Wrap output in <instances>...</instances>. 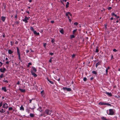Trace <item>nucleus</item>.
<instances>
[{"label": "nucleus", "mask_w": 120, "mask_h": 120, "mask_svg": "<svg viewBox=\"0 0 120 120\" xmlns=\"http://www.w3.org/2000/svg\"><path fill=\"white\" fill-rule=\"evenodd\" d=\"M52 112V110H50L49 109H47L45 110V112L44 113L45 115L46 114L47 115H50Z\"/></svg>", "instance_id": "f257e3e1"}, {"label": "nucleus", "mask_w": 120, "mask_h": 120, "mask_svg": "<svg viewBox=\"0 0 120 120\" xmlns=\"http://www.w3.org/2000/svg\"><path fill=\"white\" fill-rule=\"evenodd\" d=\"M17 49V55L18 56L19 59L20 60H21V57L20 56V50L19 49L18 47H16Z\"/></svg>", "instance_id": "f03ea898"}, {"label": "nucleus", "mask_w": 120, "mask_h": 120, "mask_svg": "<svg viewBox=\"0 0 120 120\" xmlns=\"http://www.w3.org/2000/svg\"><path fill=\"white\" fill-rule=\"evenodd\" d=\"M63 89L64 91H67L69 92L71 91V89L69 88L64 87L63 88Z\"/></svg>", "instance_id": "7ed1b4c3"}, {"label": "nucleus", "mask_w": 120, "mask_h": 120, "mask_svg": "<svg viewBox=\"0 0 120 120\" xmlns=\"http://www.w3.org/2000/svg\"><path fill=\"white\" fill-rule=\"evenodd\" d=\"M29 17L28 18L26 17V16H25L24 18V19H22V20L25 23H27L28 22V20H29Z\"/></svg>", "instance_id": "20e7f679"}, {"label": "nucleus", "mask_w": 120, "mask_h": 120, "mask_svg": "<svg viewBox=\"0 0 120 120\" xmlns=\"http://www.w3.org/2000/svg\"><path fill=\"white\" fill-rule=\"evenodd\" d=\"M2 108L4 109H7L8 108V105L6 103L3 104Z\"/></svg>", "instance_id": "39448f33"}, {"label": "nucleus", "mask_w": 120, "mask_h": 120, "mask_svg": "<svg viewBox=\"0 0 120 120\" xmlns=\"http://www.w3.org/2000/svg\"><path fill=\"white\" fill-rule=\"evenodd\" d=\"M109 115H113L114 112L113 110L112 109H110L109 110Z\"/></svg>", "instance_id": "423d86ee"}, {"label": "nucleus", "mask_w": 120, "mask_h": 120, "mask_svg": "<svg viewBox=\"0 0 120 120\" xmlns=\"http://www.w3.org/2000/svg\"><path fill=\"white\" fill-rule=\"evenodd\" d=\"M31 72L32 75H33L34 77H36L37 76V75L35 73H34V72L32 70H31Z\"/></svg>", "instance_id": "0eeeda50"}, {"label": "nucleus", "mask_w": 120, "mask_h": 120, "mask_svg": "<svg viewBox=\"0 0 120 120\" xmlns=\"http://www.w3.org/2000/svg\"><path fill=\"white\" fill-rule=\"evenodd\" d=\"M41 96L42 97H43V98L45 97V93L44 90H43L42 91H41Z\"/></svg>", "instance_id": "6e6552de"}, {"label": "nucleus", "mask_w": 120, "mask_h": 120, "mask_svg": "<svg viewBox=\"0 0 120 120\" xmlns=\"http://www.w3.org/2000/svg\"><path fill=\"white\" fill-rule=\"evenodd\" d=\"M37 110L40 112H41L43 111V110L42 109V108L41 106L39 107L37 109Z\"/></svg>", "instance_id": "1a4fd4ad"}, {"label": "nucleus", "mask_w": 120, "mask_h": 120, "mask_svg": "<svg viewBox=\"0 0 120 120\" xmlns=\"http://www.w3.org/2000/svg\"><path fill=\"white\" fill-rule=\"evenodd\" d=\"M6 70V69L4 67L3 69H2L1 68L0 69V71L1 72H4Z\"/></svg>", "instance_id": "9d476101"}, {"label": "nucleus", "mask_w": 120, "mask_h": 120, "mask_svg": "<svg viewBox=\"0 0 120 120\" xmlns=\"http://www.w3.org/2000/svg\"><path fill=\"white\" fill-rule=\"evenodd\" d=\"M32 69H33L32 70L34 72V73L36 72L37 71V70L33 66L32 67Z\"/></svg>", "instance_id": "9b49d317"}, {"label": "nucleus", "mask_w": 120, "mask_h": 120, "mask_svg": "<svg viewBox=\"0 0 120 120\" xmlns=\"http://www.w3.org/2000/svg\"><path fill=\"white\" fill-rule=\"evenodd\" d=\"M105 93L107 95L110 96H112V95L111 93L106 92H105Z\"/></svg>", "instance_id": "f8f14e48"}, {"label": "nucleus", "mask_w": 120, "mask_h": 120, "mask_svg": "<svg viewBox=\"0 0 120 120\" xmlns=\"http://www.w3.org/2000/svg\"><path fill=\"white\" fill-rule=\"evenodd\" d=\"M6 18V17L3 16L1 17V19L2 21L4 22L5 21Z\"/></svg>", "instance_id": "ddd939ff"}, {"label": "nucleus", "mask_w": 120, "mask_h": 120, "mask_svg": "<svg viewBox=\"0 0 120 120\" xmlns=\"http://www.w3.org/2000/svg\"><path fill=\"white\" fill-rule=\"evenodd\" d=\"M33 33L34 34L36 35H39V32H37L36 30L34 31Z\"/></svg>", "instance_id": "4468645a"}, {"label": "nucleus", "mask_w": 120, "mask_h": 120, "mask_svg": "<svg viewBox=\"0 0 120 120\" xmlns=\"http://www.w3.org/2000/svg\"><path fill=\"white\" fill-rule=\"evenodd\" d=\"M2 90H3L4 91L6 92L7 91V90L6 87H2Z\"/></svg>", "instance_id": "2eb2a0df"}, {"label": "nucleus", "mask_w": 120, "mask_h": 120, "mask_svg": "<svg viewBox=\"0 0 120 120\" xmlns=\"http://www.w3.org/2000/svg\"><path fill=\"white\" fill-rule=\"evenodd\" d=\"M19 90L20 91L22 92H25L26 91V90L25 89H22L19 88Z\"/></svg>", "instance_id": "dca6fc26"}, {"label": "nucleus", "mask_w": 120, "mask_h": 120, "mask_svg": "<svg viewBox=\"0 0 120 120\" xmlns=\"http://www.w3.org/2000/svg\"><path fill=\"white\" fill-rule=\"evenodd\" d=\"M47 79L48 81L51 84H54V82L52 81H50L48 78H47Z\"/></svg>", "instance_id": "f3484780"}, {"label": "nucleus", "mask_w": 120, "mask_h": 120, "mask_svg": "<svg viewBox=\"0 0 120 120\" xmlns=\"http://www.w3.org/2000/svg\"><path fill=\"white\" fill-rule=\"evenodd\" d=\"M101 62L100 61H99L96 64V68H97L98 66L100 64H101Z\"/></svg>", "instance_id": "a211bd4d"}, {"label": "nucleus", "mask_w": 120, "mask_h": 120, "mask_svg": "<svg viewBox=\"0 0 120 120\" xmlns=\"http://www.w3.org/2000/svg\"><path fill=\"white\" fill-rule=\"evenodd\" d=\"M13 52L10 49H9L8 50V53L10 54H11L13 53Z\"/></svg>", "instance_id": "6ab92c4d"}, {"label": "nucleus", "mask_w": 120, "mask_h": 120, "mask_svg": "<svg viewBox=\"0 0 120 120\" xmlns=\"http://www.w3.org/2000/svg\"><path fill=\"white\" fill-rule=\"evenodd\" d=\"M30 116L32 118L34 116V114L32 113H30Z\"/></svg>", "instance_id": "aec40b11"}, {"label": "nucleus", "mask_w": 120, "mask_h": 120, "mask_svg": "<svg viewBox=\"0 0 120 120\" xmlns=\"http://www.w3.org/2000/svg\"><path fill=\"white\" fill-rule=\"evenodd\" d=\"M5 112V110H4L3 109H2L1 110H0V112L1 113H4Z\"/></svg>", "instance_id": "412c9836"}, {"label": "nucleus", "mask_w": 120, "mask_h": 120, "mask_svg": "<svg viewBox=\"0 0 120 120\" xmlns=\"http://www.w3.org/2000/svg\"><path fill=\"white\" fill-rule=\"evenodd\" d=\"M99 104L101 105H105V103H104L102 102H100Z\"/></svg>", "instance_id": "4be33fe9"}, {"label": "nucleus", "mask_w": 120, "mask_h": 120, "mask_svg": "<svg viewBox=\"0 0 120 120\" xmlns=\"http://www.w3.org/2000/svg\"><path fill=\"white\" fill-rule=\"evenodd\" d=\"M14 23L15 24L18 25L20 23V22L19 21H16L14 22Z\"/></svg>", "instance_id": "5701e85b"}, {"label": "nucleus", "mask_w": 120, "mask_h": 120, "mask_svg": "<svg viewBox=\"0 0 120 120\" xmlns=\"http://www.w3.org/2000/svg\"><path fill=\"white\" fill-rule=\"evenodd\" d=\"M101 118L102 120H108L104 116L101 117Z\"/></svg>", "instance_id": "b1692460"}, {"label": "nucleus", "mask_w": 120, "mask_h": 120, "mask_svg": "<svg viewBox=\"0 0 120 120\" xmlns=\"http://www.w3.org/2000/svg\"><path fill=\"white\" fill-rule=\"evenodd\" d=\"M20 110H22V111L24 110V108L22 105L20 107Z\"/></svg>", "instance_id": "393cba45"}, {"label": "nucleus", "mask_w": 120, "mask_h": 120, "mask_svg": "<svg viewBox=\"0 0 120 120\" xmlns=\"http://www.w3.org/2000/svg\"><path fill=\"white\" fill-rule=\"evenodd\" d=\"M98 47L97 46L96 47V50L95 52L97 53L98 52H99V50L98 49Z\"/></svg>", "instance_id": "a878e982"}, {"label": "nucleus", "mask_w": 120, "mask_h": 120, "mask_svg": "<svg viewBox=\"0 0 120 120\" xmlns=\"http://www.w3.org/2000/svg\"><path fill=\"white\" fill-rule=\"evenodd\" d=\"M60 32L62 34H63L64 32V31L63 29H62L60 30Z\"/></svg>", "instance_id": "bb28decb"}, {"label": "nucleus", "mask_w": 120, "mask_h": 120, "mask_svg": "<svg viewBox=\"0 0 120 120\" xmlns=\"http://www.w3.org/2000/svg\"><path fill=\"white\" fill-rule=\"evenodd\" d=\"M111 15L112 16H114L116 17H117L116 15L115 14V13H114V12H112V14H111Z\"/></svg>", "instance_id": "cd10ccee"}, {"label": "nucleus", "mask_w": 120, "mask_h": 120, "mask_svg": "<svg viewBox=\"0 0 120 120\" xmlns=\"http://www.w3.org/2000/svg\"><path fill=\"white\" fill-rule=\"evenodd\" d=\"M69 3L68 2H67V4L66 5V8H67L68 7L69 5Z\"/></svg>", "instance_id": "c85d7f7f"}, {"label": "nucleus", "mask_w": 120, "mask_h": 120, "mask_svg": "<svg viewBox=\"0 0 120 120\" xmlns=\"http://www.w3.org/2000/svg\"><path fill=\"white\" fill-rule=\"evenodd\" d=\"M30 29L32 31H33V32H34V31H35L34 30V29L33 28L32 26H31L30 27Z\"/></svg>", "instance_id": "c756f323"}, {"label": "nucleus", "mask_w": 120, "mask_h": 120, "mask_svg": "<svg viewBox=\"0 0 120 120\" xmlns=\"http://www.w3.org/2000/svg\"><path fill=\"white\" fill-rule=\"evenodd\" d=\"M30 109H26V111L28 113H29L30 112Z\"/></svg>", "instance_id": "7c9ffc66"}, {"label": "nucleus", "mask_w": 120, "mask_h": 120, "mask_svg": "<svg viewBox=\"0 0 120 120\" xmlns=\"http://www.w3.org/2000/svg\"><path fill=\"white\" fill-rule=\"evenodd\" d=\"M74 34H73L72 35H71L70 36V38L71 39H72L74 38L75 37V36L74 35Z\"/></svg>", "instance_id": "2f4dec72"}, {"label": "nucleus", "mask_w": 120, "mask_h": 120, "mask_svg": "<svg viewBox=\"0 0 120 120\" xmlns=\"http://www.w3.org/2000/svg\"><path fill=\"white\" fill-rule=\"evenodd\" d=\"M52 59H53V57H51L49 60V62L50 63H51L52 62Z\"/></svg>", "instance_id": "473e14b6"}, {"label": "nucleus", "mask_w": 120, "mask_h": 120, "mask_svg": "<svg viewBox=\"0 0 120 120\" xmlns=\"http://www.w3.org/2000/svg\"><path fill=\"white\" fill-rule=\"evenodd\" d=\"M92 73L94 74L97 75V72L96 71H93L92 72Z\"/></svg>", "instance_id": "72a5a7b5"}, {"label": "nucleus", "mask_w": 120, "mask_h": 120, "mask_svg": "<svg viewBox=\"0 0 120 120\" xmlns=\"http://www.w3.org/2000/svg\"><path fill=\"white\" fill-rule=\"evenodd\" d=\"M76 55L75 54H73L72 56V58H74L75 56Z\"/></svg>", "instance_id": "f704fd0d"}, {"label": "nucleus", "mask_w": 120, "mask_h": 120, "mask_svg": "<svg viewBox=\"0 0 120 120\" xmlns=\"http://www.w3.org/2000/svg\"><path fill=\"white\" fill-rule=\"evenodd\" d=\"M77 29H76L75 30H74L73 31V34H75V33L77 31Z\"/></svg>", "instance_id": "c9c22d12"}, {"label": "nucleus", "mask_w": 120, "mask_h": 120, "mask_svg": "<svg viewBox=\"0 0 120 120\" xmlns=\"http://www.w3.org/2000/svg\"><path fill=\"white\" fill-rule=\"evenodd\" d=\"M45 113H43L42 114H41L40 115V116H40V117H41L42 116H44V117H45L46 116H45Z\"/></svg>", "instance_id": "e433bc0d"}, {"label": "nucleus", "mask_w": 120, "mask_h": 120, "mask_svg": "<svg viewBox=\"0 0 120 120\" xmlns=\"http://www.w3.org/2000/svg\"><path fill=\"white\" fill-rule=\"evenodd\" d=\"M32 65V63L31 62L29 63H28V65H27V67H30V65Z\"/></svg>", "instance_id": "4c0bfd02"}, {"label": "nucleus", "mask_w": 120, "mask_h": 120, "mask_svg": "<svg viewBox=\"0 0 120 120\" xmlns=\"http://www.w3.org/2000/svg\"><path fill=\"white\" fill-rule=\"evenodd\" d=\"M52 40H51V42L52 43H53L55 41V40L53 38H51Z\"/></svg>", "instance_id": "58836bf2"}, {"label": "nucleus", "mask_w": 120, "mask_h": 120, "mask_svg": "<svg viewBox=\"0 0 120 120\" xmlns=\"http://www.w3.org/2000/svg\"><path fill=\"white\" fill-rule=\"evenodd\" d=\"M69 13H70V12H67L66 13V16H68V15H69Z\"/></svg>", "instance_id": "ea45409f"}, {"label": "nucleus", "mask_w": 120, "mask_h": 120, "mask_svg": "<svg viewBox=\"0 0 120 120\" xmlns=\"http://www.w3.org/2000/svg\"><path fill=\"white\" fill-rule=\"evenodd\" d=\"M108 105V106H111V105L109 104V103H105V105Z\"/></svg>", "instance_id": "a19ab883"}, {"label": "nucleus", "mask_w": 120, "mask_h": 120, "mask_svg": "<svg viewBox=\"0 0 120 120\" xmlns=\"http://www.w3.org/2000/svg\"><path fill=\"white\" fill-rule=\"evenodd\" d=\"M87 79L86 77H85L83 79V80L84 82H86L87 80Z\"/></svg>", "instance_id": "79ce46f5"}, {"label": "nucleus", "mask_w": 120, "mask_h": 120, "mask_svg": "<svg viewBox=\"0 0 120 120\" xmlns=\"http://www.w3.org/2000/svg\"><path fill=\"white\" fill-rule=\"evenodd\" d=\"M4 75L3 74H1V75H0V78H3V76Z\"/></svg>", "instance_id": "37998d69"}, {"label": "nucleus", "mask_w": 120, "mask_h": 120, "mask_svg": "<svg viewBox=\"0 0 120 120\" xmlns=\"http://www.w3.org/2000/svg\"><path fill=\"white\" fill-rule=\"evenodd\" d=\"M10 43H11V46H12L13 45L14 43V42L12 41H11L10 42Z\"/></svg>", "instance_id": "c03bdc74"}, {"label": "nucleus", "mask_w": 120, "mask_h": 120, "mask_svg": "<svg viewBox=\"0 0 120 120\" xmlns=\"http://www.w3.org/2000/svg\"><path fill=\"white\" fill-rule=\"evenodd\" d=\"M74 24L75 25L77 26L78 24V22H76L74 23Z\"/></svg>", "instance_id": "a18cd8bd"}, {"label": "nucleus", "mask_w": 120, "mask_h": 120, "mask_svg": "<svg viewBox=\"0 0 120 120\" xmlns=\"http://www.w3.org/2000/svg\"><path fill=\"white\" fill-rule=\"evenodd\" d=\"M13 110V108L11 107H9L8 108V110Z\"/></svg>", "instance_id": "49530a36"}, {"label": "nucleus", "mask_w": 120, "mask_h": 120, "mask_svg": "<svg viewBox=\"0 0 120 120\" xmlns=\"http://www.w3.org/2000/svg\"><path fill=\"white\" fill-rule=\"evenodd\" d=\"M113 51L115 52H117L118 51L117 50H116V49H113Z\"/></svg>", "instance_id": "de8ad7c7"}, {"label": "nucleus", "mask_w": 120, "mask_h": 120, "mask_svg": "<svg viewBox=\"0 0 120 120\" xmlns=\"http://www.w3.org/2000/svg\"><path fill=\"white\" fill-rule=\"evenodd\" d=\"M3 81L4 82H6L7 83L8 82V81L7 80H3Z\"/></svg>", "instance_id": "09e8293b"}, {"label": "nucleus", "mask_w": 120, "mask_h": 120, "mask_svg": "<svg viewBox=\"0 0 120 120\" xmlns=\"http://www.w3.org/2000/svg\"><path fill=\"white\" fill-rule=\"evenodd\" d=\"M2 34H3L2 36L3 38H4L5 37V34L3 32L2 33Z\"/></svg>", "instance_id": "8fccbe9b"}, {"label": "nucleus", "mask_w": 120, "mask_h": 120, "mask_svg": "<svg viewBox=\"0 0 120 120\" xmlns=\"http://www.w3.org/2000/svg\"><path fill=\"white\" fill-rule=\"evenodd\" d=\"M112 9V8L111 7H109L108 8V9L109 10L111 9Z\"/></svg>", "instance_id": "3c124183"}, {"label": "nucleus", "mask_w": 120, "mask_h": 120, "mask_svg": "<svg viewBox=\"0 0 120 120\" xmlns=\"http://www.w3.org/2000/svg\"><path fill=\"white\" fill-rule=\"evenodd\" d=\"M15 18L16 19H17V14L15 16Z\"/></svg>", "instance_id": "603ef678"}, {"label": "nucleus", "mask_w": 120, "mask_h": 120, "mask_svg": "<svg viewBox=\"0 0 120 120\" xmlns=\"http://www.w3.org/2000/svg\"><path fill=\"white\" fill-rule=\"evenodd\" d=\"M106 75H107L108 73V70L106 69Z\"/></svg>", "instance_id": "864d4df0"}, {"label": "nucleus", "mask_w": 120, "mask_h": 120, "mask_svg": "<svg viewBox=\"0 0 120 120\" xmlns=\"http://www.w3.org/2000/svg\"><path fill=\"white\" fill-rule=\"evenodd\" d=\"M49 54L50 55H51V56H52V55H53L54 53H52V52H50L49 53Z\"/></svg>", "instance_id": "5fc2aeb1"}, {"label": "nucleus", "mask_w": 120, "mask_h": 120, "mask_svg": "<svg viewBox=\"0 0 120 120\" xmlns=\"http://www.w3.org/2000/svg\"><path fill=\"white\" fill-rule=\"evenodd\" d=\"M15 43L16 44H18V42L17 41H16V42H15Z\"/></svg>", "instance_id": "6e6d98bb"}, {"label": "nucleus", "mask_w": 120, "mask_h": 120, "mask_svg": "<svg viewBox=\"0 0 120 120\" xmlns=\"http://www.w3.org/2000/svg\"><path fill=\"white\" fill-rule=\"evenodd\" d=\"M29 109H31L32 110H33L35 108V107H34V108H31L30 107L29 108Z\"/></svg>", "instance_id": "4d7b16f0"}, {"label": "nucleus", "mask_w": 120, "mask_h": 120, "mask_svg": "<svg viewBox=\"0 0 120 120\" xmlns=\"http://www.w3.org/2000/svg\"><path fill=\"white\" fill-rule=\"evenodd\" d=\"M104 26H105V29H106V28H107V25H106V24H105L104 25Z\"/></svg>", "instance_id": "13d9d810"}, {"label": "nucleus", "mask_w": 120, "mask_h": 120, "mask_svg": "<svg viewBox=\"0 0 120 120\" xmlns=\"http://www.w3.org/2000/svg\"><path fill=\"white\" fill-rule=\"evenodd\" d=\"M6 63L7 64H9V62L8 61H7L6 62Z\"/></svg>", "instance_id": "bf43d9fd"}, {"label": "nucleus", "mask_w": 120, "mask_h": 120, "mask_svg": "<svg viewBox=\"0 0 120 120\" xmlns=\"http://www.w3.org/2000/svg\"><path fill=\"white\" fill-rule=\"evenodd\" d=\"M29 52V50H26V53H28Z\"/></svg>", "instance_id": "052dcab7"}, {"label": "nucleus", "mask_w": 120, "mask_h": 120, "mask_svg": "<svg viewBox=\"0 0 120 120\" xmlns=\"http://www.w3.org/2000/svg\"><path fill=\"white\" fill-rule=\"evenodd\" d=\"M17 85H19V84H20V83H19V81H18V82H17Z\"/></svg>", "instance_id": "680f3d73"}, {"label": "nucleus", "mask_w": 120, "mask_h": 120, "mask_svg": "<svg viewBox=\"0 0 120 120\" xmlns=\"http://www.w3.org/2000/svg\"><path fill=\"white\" fill-rule=\"evenodd\" d=\"M114 59V58H113V55H112L111 56V60L112 59Z\"/></svg>", "instance_id": "e2e57ef3"}, {"label": "nucleus", "mask_w": 120, "mask_h": 120, "mask_svg": "<svg viewBox=\"0 0 120 120\" xmlns=\"http://www.w3.org/2000/svg\"><path fill=\"white\" fill-rule=\"evenodd\" d=\"M93 79H94L93 77H91L90 78V80H92Z\"/></svg>", "instance_id": "0e129e2a"}, {"label": "nucleus", "mask_w": 120, "mask_h": 120, "mask_svg": "<svg viewBox=\"0 0 120 120\" xmlns=\"http://www.w3.org/2000/svg\"><path fill=\"white\" fill-rule=\"evenodd\" d=\"M69 15L71 16H72V15L71 14L70 12V13H69Z\"/></svg>", "instance_id": "69168bd1"}, {"label": "nucleus", "mask_w": 120, "mask_h": 120, "mask_svg": "<svg viewBox=\"0 0 120 120\" xmlns=\"http://www.w3.org/2000/svg\"><path fill=\"white\" fill-rule=\"evenodd\" d=\"M51 22L52 23H53L54 22V21H51Z\"/></svg>", "instance_id": "338daca9"}, {"label": "nucleus", "mask_w": 120, "mask_h": 120, "mask_svg": "<svg viewBox=\"0 0 120 120\" xmlns=\"http://www.w3.org/2000/svg\"><path fill=\"white\" fill-rule=\"evenodd\" d=\"M32 101V100L30 99L29 100V101H30L29 103H31Z\"/></svg>", "instance_id": "774afa93"}]
</instances>
